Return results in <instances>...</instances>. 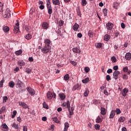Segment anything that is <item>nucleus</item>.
<instances>
[{"label":"nucleus","instance_id":"obj_21","mask_svg":"<svg viewBox=\"0 0 131 131\" xmlns=\"http://www.w3.org/2000/svg\"><path fill=\"white\" fill-rule=\"evenodd\" d=\"M69 127V123L66 122L64 123V128L63 129V131H67L68 130Z\"/></svg>","mask_w":131,"mask_h":131},{"label":"nucleus","instance_id":"obj_58","mask_svg":"<svg viewBox=\"0 0 131 131\" xmlns=\"http://www.w3.org/2000/svg\"><path fill=\"white\" fill-rule=\"evenodd\" d=\"M70 63L73 65V66H76V65H77V63H76V62L74 61H71Z\"/></svg>","mask_w":131,"mask_h":131},{"label":"nucleus","instance_id":"obj_47","mask_svg":"<svg viewBox=\"0 0 131 131\" xmlns=\"http://www.w3.org/2000/svg\"><path fill=\"white\" fill-rule=\"evenodd\" d=\"M52 119L53 121H54V122H56V123H59V122H60L58 120V118H57V117L53 118Z\"/></svg>","mask_w":131,"mask_h":131},{"label":"nucleus","instance_id":"obj_7","mask_svg":"<svg viewBox=\"0 0 131 131\" xmlns=\"http://www.w3.org/2000/svg\"><path fill=\"white\" fill-rule=\"evenodd\" d=\"M120 74V72L119 71H115L113 73V78L116 80L118 79V76Z\"/></svg>","mask_w":131,"mask_h":131},{"label":"nucleus","instance_id":"obj_29","mask_svg":"<svg viewBox=\"0 0 131 131\" xmlns=\"http://www.w3.org/2000/svg\"><path fill=\"white\" fill-rule=\"evenodd\" d=\"M82 82H83V83H88L90 82V78L87 77L85 79H83L82 80Z\"/></svg>","mask_w":131,"mask_h":131},{"label":"nucleus","instance_id":"obj_40","mask_svg":"<svg viewBox=\"0 0 131 131\" xmlns=\"http://www.w3.org/2000/svg\"><path fill=\"white\" fill-rule=\"evenodd\" d=\"M108 10H107V9L104 8L103 9V13L104 14V16L105 17H106V16H107V12Z\"/></svg>","mask_w":131,"mask_h":131},{"label":"nucleus","instance_id":"obj_55","mask_svg":"<svg viewBox=\"0 0 131 131\" xmlns=\"http://www.w3.org/2000/svg\"><path fill=\"white\" fill-rule=\"evenodd\" d=\"M74 90L75 91L76 90H77V91H78V90H79V86H78V85H75L74 86Z\"/></svg>","mask_w":131,"mask_h":131},{"label":"nucleus","instance_id":"obj_32","mask_svg":"<svg viewBox=\"0 0 131 131\" xmlns=\"http://www.w3.org/2000/svg\"><path fill=\"white\" fill-rule=\"evenodd\" d=\"M88 36H89V37H94V32L90 30L88 32Z\"/></svg>","mask_w":131,"mask_h":131},{"label":"nucleus","instance_id":"obj_54","mask_svg":"<svg viewBox=\"0 0 131 131\" xmlns=\"http://www.w3.org/2000/svg\"><path fill=\"white\" fill-rule=\"evenodd\" d=\"M106 79L107 81H109V80H111V77H110V75H107L106 76Z\"/></svg>","mask_w":131,"mask_h":131},{"label":"nucleus","instance_id":"obj_27","mask_svg":"<svg viewBox=\"0 0 131 131\" xmlns=\"http://www.w3.org/2000/svg\"><path fill=\"white\" fill-rule=\"evenodd\" d=\"M114 116H115V111H112L111 112V114L110 116V118L112 119L114 118Z\"/></svg>","mask_w":131,"mask_h":131},{"label":"nucleus","instance_id":"obj_5","mask_svg":"<svg viewBox=\"0 0 131 131\" xmlns=\"http://www.w3.org/2000/svg\"><path fill=\"white\" fill-rule=\"evenodd\" d=\"M27 90L29 94H30L31 96H34L35 95V91L30 87H27Z\"/></svg>","mask_w":131,"mask_h":131},{"label":"nucleus","instance_id":"obj_19","mask_svg":"<svg viewBox=\"0 0 131 131\" xmlns=\"http://www.w3.org/2000/svg\"><path fill=\"white\" fill-rule=\"evenodd\" d=\"M52 3L55 6H59L60 1L59 0H52Z\"/></svg>","mask_w":131,"mask_h":131},{"label":"nucleus","instance_id":"obj_64","mask_svg":"<svg viewBox=\"0 0 131 131\" xmlns=\"http://www.w3.org/2000/svg\"><path fill=\"white\" fill-rule=\"evenodd\" d=\"M27 126H24L23 127V131H27Z\"/></svg>","mask_w":131,"mask_h":131},{"label":"nucleus","instance_id":"obj_31","mask_svg":"<svg viewBox=\"0 0 131 131\" xmlns=\"http://www.w3.org/2000/svg\"><path fill=\"white\" fill-rule=\"evenodd\" d=\"M3 30L4 32H8L10 31V28L8 26L3 27Z\"/></svg>","mask_w":131,"mask_h":131},{"label":"nucleus","instance_id":"obj_4","mask_svg":"<svg viewBox=\"0 0 131 131\" xmlns=\"http://www.w3.org/2000/svg\"><path fill=\"white\" fill-rule=\"evenodd\" d=\"M11 11L10 10V9L7 8L5 11L4 18H10V17H11Z\"/></svg>","mask_w":131,"mask_h":131},{"label":"nucleus","instance_id":"obj_3","mask_svg":"<svg viewBox=\"0 0 131 131\" xmlns=\"http://www.w3.org/2000/svg\"><path fill=\"white\" fill-rule=\"evenodd\" d=\"M16 22L13 29V32L15 34H17L19 32V20H17Z\"/></svg>","mask_w":131,"mask_h":131},{"label":"nucleus","instance_id":"obj_51","mask_svg":"<svg viewBox=\"0 0 131 131\" xmlns=\"http://www.w3.org/2000/svg\"><path fill=\"white\" fill-rule=\"evenodd\" d=\"M123 72H124L125 73H126V72H127L128 71V68L127 67H125L123 69Z\"/></svg>","mask_w":131,"mask_h":131},{"label":"nucleus","instance_id":"obj_60","mask_svg":"<svg viewBox=\"0 0 131 131\" xmlns=\"http://www.w3.org/2000/svg\"><path fill=\"white\" fill-rule=\"evenodd\" d=\"M121 27L122 28V29H124V28H125V24H124L123 23H122L121 24Z\"/></svg>","mask_w":131,"mask_h":131},{"label":"nucleus","instance_id":"obj_53","mask_svg":"<svg viewBox=\"0 0 131 131\" xmlns=\"http://www.w3.org/2000/svg\"><path fill=\"white\" fill-rule=\"evenodd\" d=\"M84 71L86 73H88L90 71V68L86 67L84 68Z\"/></svg>","mask_w":131,"mask_h":131},{"label":"nucleus","instance_id":"obj_49","mask_svg":"<svg viewBox=\"0 0 131 131\" xmlns=\"http://www.w3.org/2000/svg\"><path fill=\"white\" fill-rule=\"evenodd\" d=\"M17 114V111H13V115L12 116V118H14L15 117V116H16Z\"/></svg>","mask_w":131,"mask_h":131},{"label":"nucleus","instance_id":"obj_44","mask_svg":"<svg viewBox=\"0 0 131 131\" xmlns=\"http://www.w3.org/2000/svg\"><path fill=\"white\" fill-rule=\"evenodd\" d=\"M122 78H123V79H125V80H126L128 79V76H127V75L125 74L123 75Z\"/></svg>","mask_w":131,"mask_h":131},{"label":"nucleus","instance_id":"obj_36","mask_svg":"<svg viewBox=\"0 0 131 131\" xmlns=\"http://www.w3.org/2000/svg\"><path fill=\"white\" fill-rule=\"evenodd\" d=\"M87 4H88V2H86V0L81 1V5L82 6H83V7H85V6H86Z\"/></svg>","mask_w":131,"mask_h":131},{"label":"nucleus","instance_id":"obj_38","mask_svg":"<svg viewBox=\"0 0 131 131\" xmlns=\"http://www.w3.org/2000/svg\"><path fill=\"white\" fill-rule=\"evenodd\" d=\"M118 120L120 122H123L125 120V118L124 117H120Z\"/></svg>","mask_w":131,"mask_h":131},{"label":"nucleus","instance_id":"obj_59","mask_svg":"<svg viewBox=\"0 0 131 131\" xmlns=\"http://www.w3.org/2000/svg\"><path fill=\"white\" fill-rule=\"evenodd\" d=\"M77 14L78 16H79V17H81V12H80V10H77Z\"/></svg>","mask_w":131,"mask_h":131},{"label":"nucleus","instance_id":"obj_43","mask_svg":"<svg viewBox=\"0 0 131 131\" xmlns=\"http://www.w3.org/2000/svg\"><path fill=\"white\" fill-rule=\"evenodd\" d=\"M3 103H6L7 101H8V97L7 96H4L3 97Z\"/></svg>","mask_w":131,"mask_h":131},{"label":"nucleus","instance_id":"obj_12","mask_svg":"<svg viewBox=\"0 0 131 131\" xmlns=\"http://www.w3.org/2000/svg\"><path fill=\"white\" fill-rule=\"evenodd\" d=\"M55 23H56V24H58L59 27H62V26L64 25V21L63 20H60L59 21L57 20L55 21Z\"/></svg>","mask_w":131,"mask_h":131},{"label":"nucleus","instance_id":"obj_30","mask_svg":"<svg viewBox=\"0 0 131 131\" xmlns=\"http://www.w3.org/2000/svg\"><path fill=\"white\" fill-rule=\"evenodd\" d=\"M59 96L61 100H64V99L66 98V96H65V94H64V93H60L59 94Z\"/></svg>","mask_w":131,"mask_h":131},{"label":"nucleus","instance_id":"obj_6","mask_svg":"<svg viewBox=\"0 0 131 131\" xmlns=\"http://www.w3.org/2000/svg\"><path fill=\"white\" fill-rule=\"evenodd\" d=\"M18 104L19 106H21L22 107L24 108V109H27V108L29 107V106H28L25 102L19 101Z\"/></svg>","mask_w":131,"mask_h":131},{"label":"nucleus","instance_id":"obj_11","mask_svg":"<svg viewBox=\"0 0 131 131\" xmlns=\"http://www.w3.org/2000/svg\"><path fill=\"white\" fill-rule=\"evenodd\" d=\"M44 43H45V46L51 47V40L49 39H45L44 40Z\"/></svg>","mask_w":131,"mask_h":131},{"label":"nucleus","instance_id":"obj_8","mask_svg":"<svg viewBox=\"0 0 131 131\" xmlns=\"http://www.w3.org/2000/svg\"><path fill=\"white\" fill-rule=\"evenodd\" d=\"M22 83V81L20 80H17L15 81V85L16 89H20V88H22L21 84Z\"/></svg>","mask_w":131,"mask_h":131},{"label":"nucleus","instance_id":"obj_24","mask_svg":"<svg viewBox=\"0 0 131 131\" xmlns=\"http://www.w3.org/2000/svg\"><path fill=\"white\" fill-rule=\"evenodd\" d=\"M102 118H101V117H100V116H98L96 119V123H101V122H102Z\"/></svg>","mask_w":131,"mask_h":131},{"label":"nucleus","instance_id":"obj_9","mask_svg":"<svg viewBox=\"0 0 131 131\" xmlns=\"http://www.w3.org/2000/svg\"><path fill=\"white\" fill-rule=\"evenodd\" d=\"M42 28L45 30L49 29V24L47 22H43L41 24Z\"/></svg>","mask_w":131,"mask_h":131},{"label":"nucleus","instance_id":"obj_34","mask_svg":"<svg viewBox=\"0 0 131 131\" xmlns=\"http://www.w3.org/2000/svg\"><path fill=\"white\" fill-rule=\"evenodd\" d=\"M89 94H90V91H89L88 89H86L84 93V97H88V96H89Z\"/></svg>","mask_w":131,"mask_h":131},{"label":"nucleus","instance_id":"obj_20","mask_svg":"<svg viewBox=\"0 0 131 131\" xmlns=\"http://www.w3.org/2000/svg\"><path fill=\"white\" fill-rule=\"evenodd\" d=\"M79 28V25L77 23L75 24V25L73 26V29L75 31H77V30Z\"/></svg>","mask_w":131,"mask_h":131},{"label":"nucleus","instance_id":"obj_10","mask_svg":"<svg viewBox=\"0 0 131 131\" xmlns=\"http://www.w3.org/2000/svg\"><path fill=\"white\" fill-rule=\"evenodd\" d=\"M106 27L107 30H112V28H113V24L111 23H108L106 24Z\"/></svg>","mask_w":131,"mask_h":131},{"label":"nucleus","instance_id":"obj_1","mask_svg":"<svg viewBox=\"0 0 131 131\" xmlns=\"http://www.w3.org/2000/svg\"><path fill=\"white\" fill-rule=\"evenodd\" d=\"M51 50H52V47L49 46H43L41 49V51L43 54H48V53H51Z\"/></svg>","mask_w":131,"mask_h":131},{"label":"nucleus","instance_id":"obj_63","mask_svg":"<svg viewBox=\"0 0 131 131\" xmlns=\"http://www.w3.org/2000/svg\"><path fill=\"white\" fill-rule=\"evenodd\" d=\"M25 29L27 32H29V30H30V29H29V27H28V26H26L25 27Z\"/></svg>","mask_w":131,"mask_h":131},{"label":"nucleus","instance_id":"obj_62","mask_svg":"<svg viewBox=\"0 0 131 131\" xmlns=\"http://www.w3.org/2000/svg\"><path fill=\"white\" fill-rule=\"evenodd\" d=\"M120 33L118 32H116L115 33V37H118V35H119Z\"/></svg>","mask_w":131,"mask_h":131},{"label":"nucleus","instance_id":"obj_23","mask_svg":"<svg viewBox=\"0 0 131 131\" xmlns=\"http://www.w3.org/2000/svg\"><path fill=\"white\" fill-rule=\"evenodd\" d=\"M8 85H9V86H10V88H11L13 89V88H14V86H15V82H14V81H10L8 83Z\"/></svg>","mask_w":131,"mask_h":131},{"label":"nucleus","instance_id":"obj_22","mask_svg":"<svg viewBox=\"0 0 131 131\" xmlns=\"http://www.w3.org/2000/svg\"><path fill=\"white\" fill-rule=\"evenodd\" d=\"M101 114L102 115H106V109L104 107H101Z\"/></svg>","mask_w":131,"mask_h":131},{"label":"nucleus","instance_id":"obj_17","mask_svg":"<svg viewBox=\"0 0 131 131\" xmlns=\"http://www.w3.org/2000/svg\"><path fill=\"white\" fill-rule=\"evenodd\" d=\"M125 59L126 60H128V61H129L131 59V54L130 53H127L125 56Z\"/></svg>","mask_w":131,"mask_h":131},{"label":"nucleus","instance_id":"obj_37","mask_svg":"<svg viewBox=\"0 0 131 131\" xmlns=\"http://www.w3.org/2000/svg\"><path fill=\"white\" fill-rule=\"evenodd\" d=\"M0 12H4V4L0 2Z\"/></svg>","mask_w":131,"mask_h":131},{"label":"nucleus","instance_id":"obj_13","mask_svg":"<svg viewBox=\"0 0 131 131\" xmlns=\"http://www.w3.org/2000/svg\"><path fill=\"white\" fill-rule=\"evenodd\" d=\"M72 51L73 53H75V54H80L81 52L80 49L77 47L73 48Z\"/></svg>","mask_w":131,"mask_h":131},{"label":"nucleus","instance_id":"obj_61","mask_svg":"<svg viewBox=\"0 0 131 131\" xmlns=\"http://www.w3.org/2000/svg\"><path fill=\"white\" fill-rule=\"evenodd\" d=\"M113 70H115V71H117L118 70V66H115L113 67Z\"/></svg>","mask_w":131,"mask_h":131},{"label":"nucleus","instance_id":"obj_14","mask_svg":"<svg viewBox=\"0 0 131 131\" xmlns=\"http://www.w3.org/2000/svg\"><path fill=\"white\" fill-rule=\"evenodd\" d=\"M128 93V89L125 88L123 89V91H122V95L123 97H126V95Z\"/></svg>","mask_w":131,"mask_h":131},{"label":"nucleus","instance_id":"obj_25","mask_svg":"<svg viewBox=\"0 0 131 131\" xmlns=\"http://www.w3.org/2000/svg\"><path fill=\"white\" fill-rule=\"evenodd\" d=\"M104 40H105V41H108L110 39V35L108 34H106L103 38Z\"/></svg>","mask_w":131,"mask_h":131},{"label":"nucleus","instance_id":"obj_52","mask_svg":"<svg viewBox=\"0 0 131 131\" xmlns=\"http://www.w3.org/2000/svg\"><path fill=\"white\" fill-rule=\"evenodd\" d=\"M47 2V7H49V6H52L51 5V0H46Z\"/></svg>","mask_w":131,"mask_h":131},{"label":"nucleus","instance_id":"obj_16","mask_svg":"<svg viewBox=\"0 0 131 131\" xmlns=\"http://www.w3.org/2000/svg\"><path fill=\"white\" fill-rule=\"evenodd\" d=\"M3 129V131H8L9 130V127H8V125L6 123H4L2 125Z\"/></svg>","mask_w":131,"mask_h":131},{"label":"nucleus","instance_id":"obj_26","mask_svg":"<svg viewBox=\"0 0 131 131\" xmlns=\"http://www.w3.org/2000/svg\"><path fill=\"white\" fill-rule=\"evenodd\" d=\"M119 6V4H118V3L117 2H114L113 4V7L114 9H116V10H117V9H118Z\"/></svg>","mask_w":131,"mask_h":131},{"label":"nucleus","instance_id":"obj_41","mask_svg":"<svg viewBox=\"0 0 131 131\" xmlns=\"http://www.w3.org/2000/svg\"><path fill=\"white\" fill-rule=\"evenodd\" d=\"M12 127H14L15 129H18L19 128V126H18V124H16V123H13L12 124Z\"/></svg>","mask_w":131,"mask_h":131},{"label":"nucleus","instance_id":"obj_57","mask_svg":"<svg viewBox=\"0 0 131 131\" xmlns=\"http://www.w3.org/2000/svg\"><path fill=\"white\" fill-rule=\"evenodd\" d=\"M96 48H98L99 49L102 48V44L101 43H98L96 45Z\"/></svg>","mask_w":131,"mask_h":131},{"label":"nucleus","instance_id":"obj_56","mask_svg":"<svg viewBox=\"0 0 131 131\" xmlns=\"http://www.w3.org/2000/svg\"><path fill=\"white\" fill-rule=\"evenodd\" d=\"M95 129H96L97 130H99L100 129V125L98 124H96L95 126Z\"/></svg>","mask_w":131,"mask_h":131},{"label":"nucleus","instance_id":"obj_42","mask_svg":"<svg viewBox=\"0 0 131 131\" xmlns=\"http://www.w3.org/2000/svg\"><path fill=\"white\" fill-rule=\"evenodd\" d=\"M4 82H5V79H2V80L0 81V88H3L4 86Z\"/></svg>","mask_w":131,"mask_h":131},{"label":"nucleus","instance_id":"obj_2","mask_svg":"<svg viewBox=\"0 0 131 131\" xmlns=\"http://www.w3.org/2000/svg\"><path fill=\"white\" fill-rule=\"evenodd\" d=\"M56 93H52V92L49 91L48 92H47V99H48V100H52L53 97L54 98V99H56Z\"/></svg>","mask_w":131,"mask_h":131},{"label":"nucleus","instance_id":"obj_48","mask_svg":"<svg viewBox=\"0 0 131 131\" xmlns=\"http://www.w3.org/2000/svg\"><path fill=\"white\" fill-rule=\"evenodd\" d=\"M15 54L17 55H21V54H22V50H20L17 51H16Z\"/></svg>","mask_w":131,"mask_h":131},{"label":"nucleus","instance_id":"obj_39","mask_svg":"<svg viewBox=\"0 0 131 131\" xmlns=\"http://www.w3.org/2000/svg\"><path fill=\"white\" fill-rule=\"evenodd\" d=\"M43 108H45V109H49V105H48L46 102H43Z\"/></svg>","mask_w":131,"mask_h":131},{"label":"nucleus","instance_id":"obj_28","mask_svg":"<svg viewBox=\"0 0 131 131\" xmlns=\"http://www.w3.org/2000/svg\"><path fill=\"white\" fill-rule=\"evenodd\" d=\"M32 37V36H31V34H27L25 36V38H26L28 40H29V39H31Z\"/></svg>","mask_w":131,"mask_h":131},{"label":"nucleus","instance_id":"obj_45","mask_svg":"<svg viewBox=\"0 0 131 131\" xmlns=\"http://www.w3.org/2000/svg\"><path fill=\"white\" fill-rule=\"evenodd\" d=\"M111 60L113 63H115L117 59H116V57H115V56H113L111 58Z\"/></svg>","mask_w":131,"mask_h":131},{"label":"nucleus","instance_id":"obj_46","mask_svg":"<svg viewBox=\"0 0 131 131\" xmlns=\"http://www.w3.org/2000/svg\"><path fill=\"white\" fill-rule=\"evenodd\" d=\"M115 112H116V114L118 115L121 113V111H120V109L119 108H117L115 111Z\"/></svg>","mask_w":131,"mask_h":131},{"label":"nucleus","instance_id":"obj_15","mask_svg":"<svg viewBox=\"0 0 131 131\" xmlns=\"http://www.w3.org/2000/svg\"><path fill=\"white\" fill-rule=\"evenodd\" d=\"M47 8L48 9V13L49 14L50 16L51 17V15H52V13H53V9H52V6H47Z\"/></svg>","mask_w":131,"mask_h":131},{"label":"nucleus","instance_id":"obj_50","mask_svg":"<svg viewBox=\"0 0 131 131\" xmlns=\"http://www.w3.org/2000/svg\"><path fill=\"white\" fill-rule=\"evenodd\" d=\"M31 71H32V70H31V69H30L27 68V69H26V73H27L28 74H29V73H31Z\"/></svg>","mask_w":131,"mask_h":131},{"label":"nucleus","instance_id":"obj_18","mask_svg":"<svg viewBox=\"0 0 131 131\" xmlns=\"http://www.w3.org/2000/svg\"><path fill=\"white\" fill-rule=\"evenodd\" d=\"M17 64L19 66H21V67H22V66H25V62L22 60H18Z\"/></svg>","mask_w":131,"mask_h":131},{"label":"nucleus","instance_id":"obj_33","mask_svg":"<svg viewBox=\"0 0 131 131\" xmlns=\"http://www.w3.org/2000/svg\"><path fill=\"white\" fill-rule=\"evenodd\" d=\"M70 77H69V74H67L66 75L64 76V80H66V81H67V80H69Z\"/></svg>","mask_w":131,"mask_h":131},{"label":"nucleus","instance_id":"obj_35","mask_svg":"<svg viewBox=\"0 0 131 131\" xmlns=\"http://www.w3.org/2000/svg\"><path fill=\"white\" fill-rule=\"evenodd\" d=\"M66 106L68 109V111H70V101H69V100H68L67 101Z\"/></svg>","mask_w":131,"mask_h":131}]
</instances>
